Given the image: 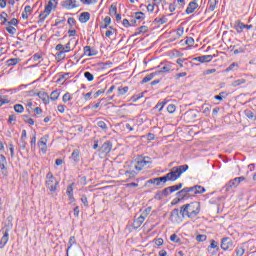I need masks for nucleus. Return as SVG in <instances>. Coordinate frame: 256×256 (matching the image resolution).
Returning <instances> with one entry per match:
<instances>
[{
    "label": "nucleus",
    "instance_id": "338daca9",
    "mask_svg": "<svg viewBox=\"0 0 256 256\" xmlns=\"http://www.w3.org/2000/svg\"><path fill=\"white\" fill-rule=\"evenodd\" d=\"M122 25L124 26V27H130V23H129V20H127V19H124L123 21H122Z\"/></svg>",
    "mask_w": 256,
    "mask_h": 256
},
{
    "label": "nucleus",
    "instance_id": "9d476101",
    "mask_svg": "<svg viewBox=\"0 0 256 256\" xmlns=\"http://www.w3.org/2000/svg\"><path fill=\"white\" fill-rule=\"evenodd\" d=\"M49 139V136H43L40 141L38 142V147L42 151V153H47V141Z\"/></svg>",
    "mask_w": 256,
    "mask_h": 256
},
{
    "label": "nucleus",
    "instance_id": "f03ea898",
    "mask_svg": "<svg viewBox=\"0 0 256 256\" xmlns=\"http://www.w3.org/2000/svg\"><path fill=\"white\" fill-rule=\"evenodd\" d=\"M188 169H189V165L187 164L176 166V167H173L171 171L168 174H166L164 177L166 181H177V179H179V177H181V175H183L185 171H188Z\"/></svg>",
    "mask_w": 256,
    "mask_h": 256
},
{
    "label": "nucleus",
    "instance_id": "4468645a",
    "mask_svg": "<svg viewBox=\"0 0 256 256\" xmlns=\"http://www.w3.org/2000/svg\"><path fill=\"white\" fill-rule=\"evenodd\" d=\"M190 193H192L191 187H186L177 193V197L180 198V200L182 201V199L184 197H187V195H189Z\"/></svg>",
    "mask_w": 256,
    "mask_h": 256
},
{
    "label": "nucleus",
    "instance_id": "c756f323",
    "mask_svg": "<svg viewBox=\"0 0 256 256\" xmlns=\"http://www.w3.org/2000/svg\"><path fill=\"white\" fill-rule=\"evenodd\" d=\"M129 91V87L128 86H120L118 88V95H125L127 92Z\"/></svg>",
    "mask_w": 256,
    "mask_h": 256
},
{
    "label": "nucleus",
    "instance_id": "49530a36",
    "mask_svg": "<svg viewBox=\"0 0 256 256\" xmlns=\"http://www.w3.org/2000/svg\"><path fill=\"white\" fill-rule=\"evenodd\" d=\"M210 249H219V243L215 240H211Z\"/></svg>",
    "mask_w": 256,
    "mask_h": 256
},
{
    "label": "nucleus",
    "instance_id": "b1692460",
    "mask_svg": "<svg viewBox=\"0 0 256 256\" xmlns=\"http://www.w3.org/2000/svg\"><path fill=\"white\" fill-rule=\"evenodd\" d=\"M7 165V158L3 154L0 155V169L2 171H5Z\"/></svg>",
    "mask_w": 256,
    "mask_h": 256
},
{
    "label": "nucleus",
    "instance_id": "a19ab883",
    "mask_svg": "<svg viewBox=\"0 0 256 256\" xmlns=\"http://www.w3.org/2000/svg\"><path fill=\"white\" fill-rule=\"evenodd\" d=\"M6 31H8L10 33V35H15V33H17V29H15V27L13 26H8L6 27Z\"/></svg>",
    "mask_w": 256,
    "mask_h": 256
},
{
    "label": "nucleus",
    "instance_id": "3c124183",
    "mask_svg": "<svg viewBox=\"0 0 256 256\" xmlns=\"http://www.w3.org/2000/svg\"><path fill=\"white\" fill-rule=\"evenodd\" d=\"M81 201H82L83 205H85V207H89V200H87V196L83 195L81 197Z\"/></svg>",
    "mask_w": 256,
    "mask_h": 256
},
{
    "label": "nucleus",
    "instance_id": "4c0bfd02",
    "mask_svg": "<svg viewBox=\"0 0 256 256\" xmlns=\"http://www.w3.org/2000/svg\"><path fill=\"white\" fill-rule=\"evenodd\" d=\"M242 255H245V248L243 247L236 248V256H242Z\"/></svg>",
    "mask_w": 256,
    "mask_h": 256
},
{
    "label": "nucleus",
    "instance_id": "603ef678",
    "mask_svg": "<svg viewBox=\"0 0 256 256\" xmlns=\"http://www.w3.org/2000/svg\"><path fill=\"white\" fill-rule=\"evenodd\" d=\"M175 109H176V107H175L174 104H170V105H168V107H167L168 113H175Z\"/></svg>",
    "mask_w": 256,
    "mask_h": 256
},
{
    "label": "nucleus",
    "instance_id": "de8ad7c7",
    "mask_svg": "<svg viewBox=\"0 0 256 256\" xmlns=\"http://www.w3.org/2000/svg\"><path fill=\"white\" fill-rule=\"evenodd\" d=\"M170 240L173 241V243H179V241H181L176 234L171 235Z\"/></svg>",
    "mask_w": 256,
    "mask_h": 256
},
{
    "label": "nucleus",
    "instance_id": "a18cd8bd",
    "mask_svg": "<svg viewBox=\"0 0 256 256\" xmlns=\"http://www.w3.org/2000/svg\"><path fill=\"white\" fill-rule=\"evenodd\" d=\"M7 17H8V15H7V13H5V12H2V13L0 14V19H1V21H2L3 24L7 23Z\"/></svg>",
    "mask_w": 256,
    "mask_h": 256
},
{
    "label": "nucleus",
    "instance_id": "1a4fd4ad",
    "mask_svg": "<svg viewBox=\"0 0 256 256\" xmlns=\"http://www.w3.org/2000/svg\"><path fill=\"white\" fill-rule=\"evenodd\" d=\"M162 183H167V178L164 177H158V178H153L147 181L148 185H156V187H159Z\"/></svg>",
    "mask_w": 256,
    "mask_h": 256
},
{
    "label": "nucleus",
    "instance_id": "0e129e2a",
    "mask_svg": "<svg viewBox=\"0 0 256 256\" xmlns=\"http://www.w3.org/2000/svg\"><path fill=\"white\" fill-rule=\"evenodd\" d=\"M57 109L59 113H65V105H58Z\"/></svg>",
    "mask_w": 256,
    "mask_h": 256
},
{
    "label": "nucleus",
    "instance_id": "f8f14e48",
    "mask_svg": "<svg viewBox=\"0 0 256 256\" xmlns=\"http://www.w3.org/2000/svg\"><path fill=\"white\" fill-rule=\"evenodd\" d=\"M199 7V4H197V0H193L188 4V7L186 9L187 15H191V13H195V9Z\"/></svg>",
    "mask_w": 256,
    "mask_h": 256
},
{
    "label": "nucleus",
    "instance_id": "6e6552de",
    "mask_svg": "<svg viewBox=\"0 0 256 256\" xmlns=\"http://www.w3.org/2000/svg\"><path fill=\"white\" fill-rule=\"evenodd\" d=\"M61 5L64 9H67L68 11H71V9H77V7H79L76 0H65L61 3Z\"/></svg>",
    "mask_w": 256,
    "mask_h": 256
},
{
    "label": "nucleus",
    "instance_id": "a211bd4d",
    "mask_svg": "<svg viewBox=\"0 0 256 256\" xmlns=\"http://www.w3.org/2000/svg\"><path fill=\"white\" fill-rule=\"evenodd\" d=\"M144 221H145V216L140 215V217H138V218H137L136 220H134V222H133V227H134V229H139V227H140L141 225H143Z\"/></svg>",
    "mask_w": 256,
    "mask_h": 256
},
{
    "label": "nucleus",
    "instance_id": "dca6fc26",
    "mask_svg": "<svg viewBox=\"0 0 256 256\" xmlns=\"http://www.w3.org/2000/svg\"><path fill=\"white\" fill-rule=\"evenodd\" d=\"M147 163H149L147 160L141 159L136 164H134V169H136V171H142L143 167H145Z\"/></svg>",
    "mask_w": 256,
    "mask_h": 256
},
{
    "label": "nucleus",
    "instance_id": "a878e982",
    "mask_svg": "<svg viewBox=\"0 0 256 256\" xmlns=\"http://www.w3.org/2000/svg\"><path fill=\"white\" fill-rule=\"evenodd\" d=\"M38 97H39L40 99H42L43 103H45V104L49 103V95H47V93H45V92H39V93H38Z\"/></svg>",
    "mask_w": 256,
    "mask_h": 256
},
{
    "label": "nucleus",
    "instance_id": "e2e57ef3",
    "mask_svg": "<svg viewBox=\"0 0 256 256\" xmlns=\"http://www.w3.org/2000/svg\"><path fill=\"white\" fill-rule=\"evenodd\" d=\"M104 24H105V25H111V17L106 16V17L104 18Z\"/></svg>",
    "mask_w": 256,
    "mask_h": 256
},
{
    "label": "nucleus",
    "instance_id": "7ed1b4c3",
    "mask_svg": "<svg viewBox=\"0 0 256 256\" xmlns=\"http://www.w3.org/2000/svg\"><path fill=\"white\" fill-rule=\"evenodd\" d=\"M8 224H6L3 228H2V233L3 236L0 239V249H3L8 241H9V232L13 229V223H11V219H13V217H8Z\"/></svg>",
    "mask_w": 256,
    "mask_h": 256
},
{
    "label": "nucleus",
    "instance_id": "4d7b16f0",
    "mask_svg": "<svg viewBox=\"0 0 256 256\" xmlns=\"http://www.w3.org/2000/svg\"><path fill=\"white\" fill-rule=\"evenodd\" d=\"M66 193L67 195H73V184L67 187Z\"/></svg>",
    "mask_w": 256,
    "mask_h": 256
},
{
    "label": "nucleus",
    "instance_id": "f257e3e1",
    "mask_svg": "<svg viewBox=\"0 0 256 256\" xmlns=\"http://www.w3.org/2000/svg\"><path fill=\"white\" fill-rule=\"evenodd\" d=\"M201 212V204L199 202H191L181 206L180 213L182 217H188V219H195Z\"/></svg>",
    "mask_w": 256,
    "mask_h": 256
},
{
    "label": "nucleus",
    "instance_id": "cd10ccee",
    "mask_svg": "<svg viewBox=\"0 0 256 256\" xmlns=\"http://www.w3.org/2000/svg\"><path fill=\"white\" fill-rule=\"evenodd\" d=\"M246 83H247V80L239 79V80L232 82V87H239V85H245Z\"/></svg>",
    "mask_w": 256,
    "mask_h": 256
},
{
    "label": "nucleus",
    "instance_id": "f704fd0d",
    "mask_svg": "<svg viewBox=\"0 0 256 256\" xmlns=\"http://www.w3.org/2000/svg\"><path fill=\"white\" fill-rule=\"evenodd\" d=\"M210 6L209 9L210 11H215V7H217V0H209Z\"/></svg>",
    "mask_w": 256,
    "mask_h": 256
},
{
    "label": "nucleus",
    "instance_id": "bb28decb",
    "mask_svg": "<svg viewBox=\"0 0 256 256\" xmlns=\"http://www.w3.org/2000/svg\"><path fill=\"white\" fill-rule=\"evenodd\" d=\"M171 71H173V66H171V64H165V65L160 69V72H161V73H170Z\"/></svg>",
    "mask_w": 256,
    "mask_h": 256
},
{
    "label": "nucleus",
    "instance_id": "c9c22d12",
    "mask_svg": "<svg viewBox=\"0 0 256 256\" xmlns=\"http://www.w3.org/2000/svg\"><path fill=\"white\" fill-rule=\"evenodd\" d=\"M72 97H71V94L69 92L65 93L62 97V101L64 103H67V101H71Z\"/></svg>",
    "mask_w": 256,
    "mask_h": 256
},
{
    "label": "nucleus",
    "instance_id": "412c9836",
    "mask_svg": "<svg viewBox=\"0 0 256 256\" xmlns=\"http://www.w3.org/2000/svg\"><path fill=\"white\" fill-rule=\"evenodd\" d=\"M91 19V14L89 12H83L79 16L80 23H87Z\"/></svg>",
    "mask_w": 256,
    "mask_h": 256
},
{
    "label": "nucleus",
    "instance_id": "864d4df0",
    "mask_svg": "<svg viewBox=\"0 0 256 256\" xmlns=\"http://www.w3.org/2000/svg\"><path fill=\"white\" fill-rule=\"evenodd\" d=\"M110 15H117V6L111 5V7H110Z\"/></svg>",
    "mask_w": 256,
    "mask_h": 256
},
{
    "label": "nucleus",
    "instance_id": "37998d69",
    "mask_svg": "<svg viewBox=\"0 0 256 256\" xmlns=\"http://www.w3.org/2000/svg\"><path fill=\"white\" fill-rule=\"evenodd\" d=\"M185 43L189 47H193V45L195 44V40L193 38L189 37V38L186 39Z\"/></svg>",
    "mask_w": 256,
    "mask_h": 256
},
{
    "label": "nucleus",
    "instance_id": "ea45409f",
    "mask_svg": "<svg viewBox=\"0 0 256 256\" xmlns=\"http://www.w3.org/2000/svg\"><path fill=\"white\" fill-rule=\"evenodd\" d=\"M153 78L154 74H149L143 78L142 83H149V81H151Z\"/></svg>",
    "mask_w": 256,
    "mask_h": 256
},
{
    "label": "nucleus",
    "instance_id": "9b49d317",
    "mask_svg": "<svg viewBox=\"0 0 256 256\" xmlns=\"http://www.w3.org/2000/svg\"><path fill=\"white\" fill-rule=\"evenodd\" d=\"M235 28L237 33H242L243 29H253V25L243 24L241 21L236 22Z\"/></svg>",
    "mask_w": 256,
    "mask_h": 256
},
{
    "label": "nucleus",
    "instance_id": "20e7f679",
    "mask_svg": "<svg viewBox=\"0 0 256 256\" xmlns=\"http://www.w3.org/2000/svg\"><path fill=\"white\" fill-rule=\"evenodd\" d=\"M57 185H59V181L55 179L53 173L49 172L46 175V187L49 189V191H57Z\"/></svg>",
    "mask_w": 256,
    "mask_h": 256
},
{
    "label": "nucleus",
    "instance_id": "69168bd1",
    "mask_svg": "<svg viewBox=\"0 0 256 256\" xmlns=\"http://www.w3.org/2000/svg\"><path fill=\"white\" fill-rule=\"evenodd\" d=\"M155 244L159 247L161 245H163V238H159L155 241Z\"/></svg>",
    "mask_w": 256,
    "mask_h": 256
},
{
    "label": "nucleus",
    "instance_id": "2eb2a0df",
    "mask_svg": "<svg viewBox=\"0 0 256 256\" xmlns=\"http://www.w3.org/2000/svg\"><path fill=\"white\" fill-rule=\"evenodd\" d=\"M113 147V144L110 141L104 142V144L101 146L102 153H111V149Z\"/></svg>",
    "mask_w": 256,
    "mask_h": 256
},
{
    "label": "nucleus",
    "instance_id": "72a5a7b5",
    "mask_svg": "<svg viewBox=\"0 0 256 256\" xmlns=\"http://www.w3.org/2000/svg\"><path fill=\"white\" fill-rule=\"evenodd\" d=\"M17 63H19V59L18 58H12V59H9L7 61L8 67H11V65H17Z\"/></svg>",
    "mask_w": 256,
    "mask_h": 256
},
{
    "label": "nucleus",
    "instance_id": "58836bf2",
    "mask_svg": "<svg viewBox=\"0 0 256 256\" xmlns=\"http://www.w3.org/2000/svg\"><path fill=\"white\" fill-rule=\"evenodd\" d=\"M72 159L73 161H79V151L76 149L72 152Z\"/></svg>",
    "mask_w": 256,
    "mask_h": 256
},
{
    "label": "nucleus",
    "instance_id": "393cba45",
    "mask_svg": "<svg viewBox=\"0 0 256 256\" xmlns=\"http://www.w3.org/2000/svg\"><path fill=\"white\" fill-rule=\"evenodd\" d=\"M167 195H169L167 192H165V189L158 192L155 196L154 199H157V201H161V199H163V197H167Z\"/></svg>",
    "mask_w": 256,
    "mask_h": 256
},
{
    "label": "nucleus",
    "instance_id": "8fccbe9b",
    "mask_svg": "<svg viewBox=\"0 0 256 256\" xmlns=\"http://www.w3.org/2000/svg\"><path fill=\"white\" fill-rule=\"evenodd\" d=\"M155 23H160V25H164V23H167V19L166 18H156Z\"/></svg>",
    "mask_w": 256,
    "mask_h": 256
},
{
    "label": "nucleus",
    "instance_id": "bf43d9fd",
    "mask_svg": "<svg viewBox=\"0 0 256 256\" xmlns=\"http://www.w3.org/2000/svg\"><path fill=\"white\" fill-rule=\"evenodd\" d=\"M19 24V20H17L16 18H13L10 22H8V25H14L17 26Z\"/></svg>",
    "mask_w": 256,
    "mask_h": 256
},
{
    "label": "nucleus",
    "instance_id": "680f3d73",
    "mask_svg": "<svg viewBox=\"0 0 256 256\" xmlns=\"http://www.w3.org/2000/svg\"><path fill=\"white\" fill-rule=\"evenodd\" d=\"M135 17L136 19H144L145 14L143 12H137Z\"/></svg>",
    "mask_w": 256,
    "mask_h": 256
},
{
    "label": "nucleus",
    "instance_id": "423d86ee",
    "mask_svg": "<svg viewBox=\"0 0 256 256\" xmlns=\"http://www.w3.org/2000/svg\"><path fill=\"white\" fill-rule=\"evenodd\" d=\"M220 247L223 249V251L233 249V240H231L229 237L222 238Z\"/></svg>",
    "mask_w": 256,
    "mask_h": 256
},
{
    "label": "nucleus",
    "instance_id": "39448f33",
    "mask_svg": "<svg viewBox=\"0 0 256 256\" xmlns=\"http://www.w3.org/2000/svg\"><path fill=\"white\" fill-rule=\"evenodd\" d=\"M242 181H245V177H237V178H234L233 180H230L226 184V191H231V189H235L239 187Z\"/></svg>",
    "mask_w": 256,
    "mask_h": 256
},
{
    "label": "nucleus",
    "instance_id": "c85d7f7f",
    "mask_svg": "<svg viewBox=\"0 0 256 256\" xmlns=\"http://www.w3.org/2000/svg\"><path fill=\"white\" fill-rule=\"evenodd\" d=\"M149 31V27L141 26L138 28V31L135 32V35H141V33H147Z\"/></svg>",
    "mask_w": 256,
    "mask_h": 256
},
{
    "label": "nucleus",
    "instance_id": "6ab92c4d",
    "mask_svg": "<svg viewBox=\"0 0 256 256\" xmlns=\"http://www.w3.org/2000/svg\"><path fill=\"white\" fill-rule=\"evenodd\" d=\"M51 11H53V10L50 9V7L46 6L44 11L42 13H40V15H39L41 21H45V19H47V17H49V15H51Z\"/></svg>",
    "mask_w": 256,
    "mask_h": 256
},
{
    "label": "nucleus",
    "instance_id": "79ce46f5",
    "mask_svg": "<svg viewBox=\"0 0 256 256\" xmlns=\"http://www.w3.org/2000/svg\"><path fill=\"white\" fill-rule=\"evenodd\" d=\"M84 77L87 78V81H93V79H95V77L93 76V74H91V72H85Z\"/></svg>",
    "mask_w": 256,
    "mask_h": 256
},
{
    "label": "nucleus",
    "instance_id": "09e8293b",
    "mask_svg": "<svg viewBox=\"0 0 256 256\" xmlns=\"http://www.w3.org/2000/svg\"><path fill=\"white\" fill-rule=\"evenodd\" d=\"M165 105H167V102H160L156 105V109H159V111H163V107H165Z\"/></svg>",
    "mask_w": 256,
    "mask_h": 256
},
{
    "label": "nucleus",
    "instance_id": "13d9d810",
    "mask_svg": "<svg viewBox=\"0 0 256 256\" xmlns=\"http://www.w3.org/2000/svg\"><path fill=\"white\" fill-rule=\"evenodd\" d=\"M147 11H149L150 13H153V11H155V4H148Z\"/></svg>",
    "mask_w": 256,
    "mask_h": 256
},
{
    "label": "nucleus",
    "instance_id": "f3484780",
    "mask_svg": "<svg viewBox=\"0 0 256 256\" xmlns=\"http://www.w3.org/2000/svg\"><path fill=\"white\" fill-rule=\"evenodd\" d=\"M190 191L193 195H198L201 193H205V188L203 186H193L190 187Z\"/></svg>",
    "mask_w": 256,
    "mask_h": 256
},
{
    "label": "nucleus",
    "instance_id": "774afa93",
    "mask_svg": "<svg viewBox=\"0 0 256 256\" xmlns=\"http://www.w3.org/2000/svg\"><path fill=\"white\" fill-rule=\"evenodd\" d=\"M63 49H65V46H63L62 44L56 45V51H63Z\"/></svg>",
    "mask_w": 256,
    "mask_h": 256
},
{
    "label": "nucleus",
    "instance_id": "2f4dec72",
    "mask_svg": "<svg viewBox=\"0 0 256 256\" xmlns=\"http://www.w3.org/2000/svg\"><path fill=\"white\" fill-rule=\"evenodd\" d=\"M50 99L52 101H57L59 99V92L52 91L51 94H50Z\"/></svg>",
    "mask_w": 256,
    "mask_h": 256
},
{
    "label": "nucleus",
    "instance_id": "052dcab7",
    "mask_svg": "<svg viewBox=\"0 0 256 256\" xmlns=\"http://www.w3.org/2000/svg\"><path fill=\"white\" fill-rule=\"evenodd\" d=\"M57 59H65V52L64 51H60L57 55H56Z\"/></svg>",
    "mask_w": 256,
    "mask_h": 256
},
{
    "label": "nucleus",
    "instance_id": "5fc2aeb1",
    "mask_svg": "<svg viewBox=\"0 0 256 256\" xmlns=\"http://www.w3.org/2000/svg\"><path fill=\"white\" fill-rule=\"evenodd\" d=\"M84 5H91V3H97V0H80Z\"/></svg>",
    "mask_w": 256,
    "mask_h": 256
},
{
    "label": "nucleus",
    "instance_id": "6e6d98bb",
    "mask_svg": "<svg viewBox=\"0 0 256 256\" xmlns=\"http://www.w3.org/2000/svg\"><path fill=\"white\" fill-rule=\"evenodd\" d=\"M150 213H151V207L146 208L145 211H143L141 215H142V216L144 217V219H145V217H147V215H149Z\"/></svg>",
    "mask_w": 256,
    "mask_h": 256
},
{
    "label": "nucleus",
    "instance_id": "473e14b6",
    "mask_svg": "<svg viewBox=\"0 0 256 256\" xmlns=\"http://www.w3.org/2000/svg\"><path fill=\"white\" fill-rule=\"evenodd\" d=\"M239 64L237 62L232 63L228 68H226V72L229 73V71H233V69H238Z\"/></svg>",
    "mask_w": 256,
    "mask_h": 256
},
{
    "label": "nucleus",
    "instance_id": "4be33fe9",
    "mask_svg": "<svg viewBox=\"0 0 256 256\" xmlns=\"http://www.w3.org/2000/svg\"><path fill=\"white\" fill-rule=\"evenodd\" d=\"M84 55L86 57H93V55H97V51L90 48V46L84 47Z\"/></svg>",
    "mask_w": 256,
    "mask_h": 256
},
{
    "label": "nucleus",
    "instance_id": "0eeeda50",
    "mask_svg": "<svg viewBox=\"0 0 256 256\" xmlns=\"http://www.w3.org/2000/svg\"><path fill=\"white\" fill-rule=\"evenodd\" d=\"M183 214H181V211H179V209H174L171 212V221H173V223H181L183 221Z\"/></svg>",
    "mask_w": 256,
    "mask_h": 256
},
{
    "label": "nucleus",
    "instance_id": "ddd939ff",
    "mask_svg": "<svg viewBox=\"0 0 256 256\" xmlns=\"http://www.w3.org/2000/svg\"><path fill=\"white\" fill-rule=\"evenodd\" d=\"M213 60V55H204L194 58V61H198L199 63H209Z\"/></svg>",
    "mask_w": 256,
    "mask_h": 256
},
{
    "label": "nucleus",
    "instance_id": "aec40b11",
    "mask_svg": "<svg viewBox=\"0 0 256 256\" xmlns=\"http://www.w3.org/2000/svg\"><path fill=\"white\" fill-rule=\"evenodd\" d=\"M181 187H183V184H178V185H174V186H170L165 188V193H175V191H179V189H181Z\"/></svg>",
    "mask_w": 256,
    "mask_h": 256
},
{
    "label": "nucleus",
    "instance_id": "5701e85b",
    "mask_svg": "<svg viewBox=\"0 0 256 256\" xmlns=\"http://www.w3.org/2000/svg\"><path fill=\"white\" fill-rule=\"evenodd\" d=\"M32 8L31 6H25L24 12L22 13V19H29V15H31Z\"/></svg>",
    "mask_w": 256,
    "mask_h": 256
},
{
    "label": "nucleus",
    "instance_id": "e433bc0d",
    "mask_svg": "<svg viewBox=\"0 0 256 256\" xmlns=\"http://www.w3.org/2000/svg\"><path fill=\"white\" fill-rule=\"evenodd\" d=\"M196 241H198L199 243H203V241H207V235H197L196 236Z\"/></svg>",
    "mask_w": 256,
    "mask_h": 256
},
{
    "label": "nucleus",
    "instance_id": "c03bdc74",
    "mask_svg": "<svg viewBox=\"0 0 256 256\" xmlns=\"http://www.w3.org/2000/svg\"><path fill=\"white\" fill-rule=\"evenodd\" d=\"M97 125H98V127H100V129H102V131H106V129H107V124H106L105 122L99 121V122L97 123Z\"/></svg>",
    "mask_w": 256,
    "mask_h": 256
},
{
    "label": "nucleus",
    "instance_id": "7c9ffc66",
    "mask_svg": "<svg viewBox=\"0 0 256 256\" xmlns=\"http://www.w3.org/2000/svg\"><path fill=\"white\" fill-rule=\"evenodd\" d=\"M14 111L16 113H23L25 111V108L21 104L14 105Z\"/></svg>",
    "mask_w": 256,
    "mask_h": 256
}]
</instances>
